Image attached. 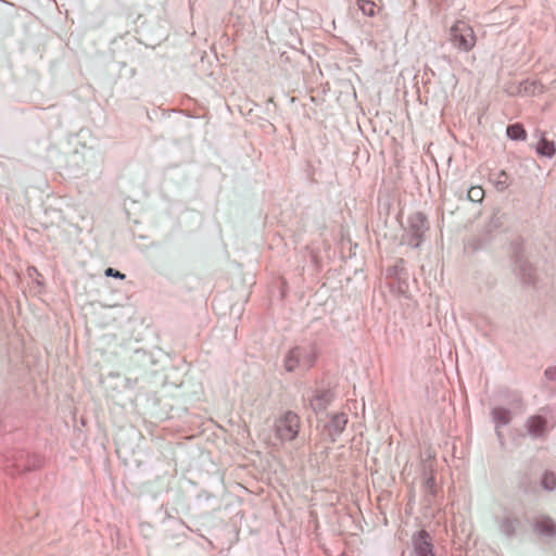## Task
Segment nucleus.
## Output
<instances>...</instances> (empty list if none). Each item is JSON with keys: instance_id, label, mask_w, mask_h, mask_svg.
Instances as JSON below:
<instances>
[{"instance_id": "obj_1", "label": "nucleus", "mask_w": 556, "mask_h": 556, "mask_svg": "<svg viewBox=\"0 0 556 556\" xmlns=\"http://www.w3.org/2000/svg\"><path fill=\"white\" fill-rule=\"evenodd\" d=\"M317 359V352L314 348H293L283 358V367L287 371H306L311 369Z\"/></svg>"}, {"instance_id": "obj_2", "label": "nucleus", "mask_w": 556, "mask_h": 556, "mask_svg": "<svg viewBox=\"0 0 556 556\" xmlns=\"http://www.w3.org/2000/svg\"><path fill=\"white\" fill-rule=\"evenodd\" d=\"M450 41L458 51L469 52L476 47L477 36L467 22L458 20L450 28Z\"/></svg>"}, {"instance_id": "obj_3", "label": "nucleus", "mask_w": 556, "mask_h": 556, "mask_svg": "<svg viewBox=\"0 0 556 556\" xmlns=\"http://www.w3.org/2000/svg\"><path fill=\"white\" fill-rule=\"evenodd\" d=\"M276 435L281 441H293L300 430V418L292 412H287L275 424Z\"/></svg>"}, {"instance_id": "obj_4", "label": "nucleus", "mask_w": 556, "mask_h": 556, "mask_svg": "<svg viewBox=\"0 0 556 556\" xmlns=\"http://www.w3.org/2000/svg\"><path fill=\"white\" fill-rule=\"evenodd\" d=\"M414 553L415 556H434L431 539L424 530L414 536Z\"/></svg>"}, {"instance_id": "obj_5", "label": "nucleus", "mask_w": 556, "mask_h": 556, "mask_svg": "<svg viewBox=\"0 0 556 556\" xmlns=\"http://www.w3.org/2000/svg\"><path fill=\"white\" fill-rule=\"evenodd\" d=\"M536 152L540 155L552 157L556 153L555 143L546 139L543 134L540 141L536 144Z\"/></svg>"}, {"instance_id": "obj_6", "label": "nucleus", "mask_w": 556, "mask_h": 556, "mask_svg": "<svg viewBox=\"0 0 556 556\" xmlns=\"http://www.w3.org/2000/svg\"><path fill=\"white\" fill-rule=\"evenodd\" d=\"M348 424V416L344 413H339L332 416L330 421V430L336 434L343 432Z\"/></svg>"}, {"instance_id": "obj_7", "label": "nucleus", "mask_w": 556, "mask_h": 556, "mask_svg": "<svg viewBox=\"0 0 556 556\" xmlns=\"http://www.w3.org/2000/svg\"><path fill=\"white\" fill-rule=\"evenodd\" d=\"M536 530L540 534L551 536L555 534V525L551 518L542 517L536 521Z\"/></svg>"}, {"instance_id": "obj_8", "label": "nucleus", "mask_w": 556, "mask_h": 556, "mask_svg": "<svg viewBox=\"0 0 556 556\" xmlns=\"http://www.w3.org/2000/svg\"><path fill=\"white\" fill-rule=\"evenodd\" d=\"M506 132H507V136L513 140H526V138H527V132H526L523 126L519 123L509 125L507 127Z\"/></svg>"}, {"instance_id": "obj_9", "label": "nucleus", "mask_w": 556, "mask_h": 556, "mask_svg": "<svg viewBox=\"0 0 556 556\" xmlns=\"http://www.w3.org/2000/svg\"><path fill=\"white\" fill-rule=\"evenodd\" d=\"M545 420L539 416L532 417L529 420V431L535 435L542 434L545 431Z\"/></svg>"}, {"instance_id": "obj_10", "label": "nucleus", "mask_w": 556, "mask_h": 556, "mask_svg": "<svg viewBox=\"0 0 556 556\" xmlns=\"http://www.w3.org/2000/svg\"><path fill=\"white\" fill-rule=\"evenodd\" d=\"M358 9L368 16H374L376 14V3L370 0H358L357 1Z\"/></svg>"}, {"instance_id": "obj_11", "label": "nucleus", "mask_w": 556, "mask_h": 556, "mask_svg": "<svg viewBox=\"0 0 556 556\" xmlns=\"http://www.w3.org/2000/svg\"><path fill=\"white\" fill-rule=\"evenodd\" d=\"M467 197L472 202H481L484 198V190L480 186H472L468 190Z\"/></svg>"}, {"instance_id": "obj_12", "label": "nucleus", "mask_w": 556, "mask_h": 556, "mask_svg": "<svg viewBox=\"0 0 556 556\" xmlns=\"http://www.w3.org/2000/svg\"><path fill=\"white\" fill-rule=\"evenodd\" d=\"M493 416L500 424H507L509 421V413L504 408H494Z\"/></svg>"}, {"instance_id": "obj_13", "label": "nucleus", "mask_w": 556, "mask_h": 556, "mask_svg": "<svg viewBox=\"0 0 556 556\" xmlns=\"http://www.w3.org/2000/svg\"><path fill=\"white\" fill-rule=\"evenodd\" d=\"M324 400H325V402H326V403H328V402H329V399H328V394H327V393H321V394L316 395V396L312 400V403H311V404H312L315 408H316V407H318V408H320V409H321V408H324L325 406H324L321 403H319V402H321V401H324Z\"/></svg>"}, {"instance_id": "obj_14", "label": "nucleus", "mask_w": 556, "mask_h": 556, "mask_svg": "<svg viewBox=\"0 0 556 556\" xmlns=\"http://www.w3.org/2000/svg\"><path fill=\"white\" fill-rule=\"evenodd\" d=\"M515 521L514 520H510V519H506L503 523H502V529H503V532L507 535H510L515 532Z\"/></svg>"}, {"instance_id": "obj_15", "label": "nucleus", "mask_w": 556, "mask_h": 556, "mask_svg": "<svg viewBox=\"0 0 556 556\" xmlns=\"http://www.w3.org/2000/svg\"><path fill=\"white\" fill-rule=\"evenodd\" d=\"M543 484L546 489L552 490L556 485V478L553 473H546L543 478Z\"/></svg>"}, {"instance_id": "obj_16", "label": "nucleus", "mask_w": 556, "mask_h": 556, "mask_svg": "<svg viewBox=\"0 0 556 556\" xmlns=\"http://www.w3.org/2000/svg\"><path fill=\"white\" fill-rule=\"evenodd\" d=\"M105 275L108 277H114V278H118V279H124L125 278L124 274H122L121 271L115 270L114 268H111V267L105 269Z\"/></svg>"}, {"instance_id": "obj_17", "label": "nucleus", "mask_w": 556, "mask_h": 556, "mask_svg": "<svg viewBox=\"0 0 556 556\" xmlns=\"http://www.w3.org/2000/svg\"><path fill=\"white\" fill-rule=\"evenodd\" d=\"M551 372H552V369H547V370L545 371V374H546L547 376H549V375H551Z\"/></svg>"}]
</instances>
